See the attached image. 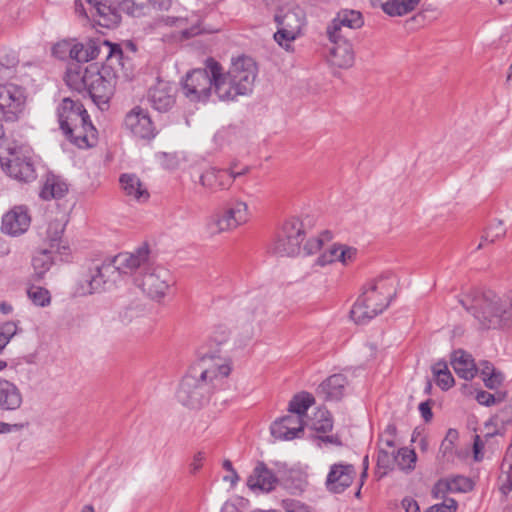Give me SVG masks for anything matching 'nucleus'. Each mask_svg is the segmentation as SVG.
Returning <instances> with one entry per match:
<instances>
[{"instance_id":"f257e3e1","label":"nucleus","mask_w":512,"mask_h":512,"mask_svg":"<svg viewBox=\"0 0 512 512\" xmlns=\"http://www.w3.org/2000/svg\"><path fill=\"white\" fill-rule=\"evenodd\" d=\"M222 332L207 342L206 351L179 380L174 397L178 404L199 411L208 405L224 386V357Z\"/></svg>"},{"instance_id":"f03ea898","label":"nucleus","mask_w":512,"mask_h":512,"mask_svg":"<svg viewBox=\"0 0 512 512\" xmlns=\"http://www.w3.org/2000/svg\"><path fill=\"white\" fill-rule=\"evenodd\" d=\"M146 259L145 252L119 253L107 258L79 281L76 292L84 296L111 289L121 280L122 275L133 273L135 268Z\"/></svg>"},{"instance_id":"7ed1b4c3","label":"nucleus","mask_w":512,"mask_h":512,"mask_svg":"<svg viewBox=\"0 0 512 512\" xmlns=\"http://www.w3.org/2000/svg\"><path fill=\"white\" fill-rule=\"evenodd\" d=\"M483 329H496L512 325V299L500 297L492 291L474 292L460 299Z\"/></svg>"},{"instance_id":"20e7f679","label":"nucleus","mask_w":512,"mask_h":512,"mask_svg":"<svg viewBox=\"0 0 512 512\" xmlns=\"http://www.w3.org/2000/svg\"><path fill=\"white\" fill-rule=\"evenodd\" d=\"M395 284L396 279L388 275L367 283L350 311L351 319L356 324H366L383 313L396 295Z\"/></svg>"},{"instance_id":"39448f33","label":"nucleus","mask_w":512,"mask_h":512,"mask_svg":"<svg viewBox=\"0 0 512 512\" xmlns=\"http://www.w3.org/2000/svg\"><path fill=\"white\" fill-rule=\"evenodd\" d=\"M60 128L78 147H91L97 140L96 128L79 102L64 98L57 109Z\"/></svg>"},{"instance_id":"423d86ee","label":"nucleus","mask_w":512,"mask_h":512,"mask_svg":"<svg viewBox=\"0 0 512 512\" xmlns=\"http://www.w3.org/2000/svg\"><path fill=\"white\" fill-rule=\"evenodd\" d=\"M140 252H145L147 259L133 271L134 283L149 298L160 301L174 284L173 276L167 268L155 263L147 245H142L132 254Z\"/></svg>"},{"instance_id":"0eeeda50","label":"nucleus","mask_w":512,"mask_h":512,"mask_svg":"<svg viewBox=\"0 0 512 512\" xmlns=\"http://www.w3.org/2000/svg\"><path fill=\"white\" fill-rule=\"evenodd\" d=\"M223 83L221 64L208 58L205 69L187 73L182 82V92L190 102H206L213 93L218 94Z\"/></svg>"},{"instance_id":"6e6552de","label":"nucleus","mask_w":512,"mask_h":512,"mask_svg":"<svg viewBox=\"0 0 512 512\" xmlns=\"http://www.w3.org/2000/svg\"><path fill=\"white\" fill-rule=\"evenodd\" d=\"M0 164L2 169L12 178L21 182H31L36 179L32 160V152L26 146L0 144Z\"/></svg>"},{"instance_id":"1a4fd4ad","label":"nucleus","mask_w":512,"mask_h":512,"mask_svg":"<svg viewBox=\"0 0 512 512\" xmlns=\"http://www.w3.org/2000/svg\"><path fill=\"white\" fill-rule=\"evenodd\" d=\"M257 76V66L252 58L239 56L232 59L231 67L226 72V100H236L238 96L250 95Z\"/></svg>"},{"instance_id":"9d476101","label":"nucleus","mask_w":512,"mask_h":512,"mask_svg":"<svg viewBox=\"0 0 512 512\" xmlns=\"http://www.w3.org/2000/svg\"><path fill=\"white\" fill-rule=\"evenodd\" d=\"M304 238L303 222L295 217L289 218L281 226L272 244V252L278 256H295L300 252Z\"/></svg>"},{"instance_id":"9b49d317","label":"nucleus","mask_w":512,"mask_h":512,"mask_svg":"<svg viewBox=\"0 0 512 512\" xmlns=\"http://www.w3.org/2000/svg\"><path fill=\"white\" fill-rule=\"evenodd\" d=\"M275 21L278 30L274 34L275 41L285 50H291V43L299 35L304 22L303 11L296 7L288 10L283 15L276 14Z\"/></svg>"},{"instance_id":"f8f14e48","label":"nucleus","mask_w":512,"mask_h":512,"mask_svg":"<svg viewBox=\"0 0 512 512\" xmlns=\"http://www.w3.org/2000/svg\"><path fill=\"white\" fill-rule=\"evenodd\" d=\"M116 85V72L111 74L107 68L101 72L92 71L88 82L87 91L93 102L100 108L105 109L114 94Z\"/></svg>"},{"instance_id":"ddd939ff","label":"nucleus","mask_w":512,"mask_h":512,"mask_svg":"<svg viewBox=\"0 0 512 512\" xmlns=\"http://www.w3.org/2000/svg\"><path fill=\"white\" fill-rule=\"evenodd\" d=\"M26 97L15 84L0 85V113L6 121H16L24 110Z\"/></svg>"},{"instance_id":"4468645a","label":"nucleus","mask_w":512,"mask_h":512,"mask_svg":"<svg viewBox=\"0 0 512 512\" xmlns=\"http://www.w3.org/2000/svg\"><path fill=\"white\" fill-rule=\"evenodd\" d=\"M363 24L364 20L359 11L343 9L328 25L327 36L329 39L350 38L352 30L361 28Z\"/></svg>"},{"instance_id":"2eb2a0df","label":"nucleus","mask_w":512,"mask_h":512,"mask_svg":"<svg viewBox=\"0 0 512 512\" xmlns=\"http://www.w3.org/2000/svg\"><path fill=\"white\" fill-rule=\"evenodd\" d=\"M125 128L139 139H152L156 135L155 126L147 110L136 106L125 116Z\"/></svg>"},{"instance_id":"dca6fc26","label":"nucleus","mask_w":512,"mask_h":512,"mask_svg":"<svg viewBox=\"0 0 512 512\" xmlns=\"http://www.w3.org/2000/svg\"><path fill=\"white\" fill-rule=\"evenodd\" d=\"M356 469L352 464L335 463L330 466L326 477V489L334 494H340L351 486L355 477Z\"/></svg>"},{"instance_id":"f3484780","label":"nucleus","mask_w":512,"mask_h":512,"mask_svg":"<svg viewBox=\"0 0 512 512\" xmlns=\"http://www.w3.org/2000/svg\"><path fill=\"white\" fill-rule=\"evenodd\" d=\"M30 222L27 209L16 206L3 215L1 230L7 235L19 236L28 230Z\"/></svg>"},{"instance_id":"a211bd4d","label":"nucleus","mask_w":512,"mask_h":512,"mask_svg":"<svg viewBox=\"0 0 512 512\" xmlns=\"http://www.w3.org/2000/svg\"><path fill=\"white\" fill-rule=\"evenodd\" d=\"M148 100L155 110L167 112L176 101L175 86L165 81H159L149 90Z\"/></svg>"},{"instance_id":"6ab92c4d","label":"nucleus","mask_w":512,"mask_h":512,"mask_svg":"<svg viewBox=\"0 0 512 512\" xmlns=\"http://www.w3.org/2000/svg\"><path fill=\"white\" fill-rule=\"evenodd\" d=\"M303 419L299 415H286L274 421L270 427L272 436L278 440H292L303 433Z\"/></svg>"},{"instance_id":"aec40b11","label":"nucleus","mask_w":512,"mask_h":512,"mask_svg":"<svg viewBox=\"0 0 512 512\" xmlns=\"http://www.w3.org/2000/svg\"><path fill=\"white\" fill-rule=\"evenodd\" d=\"M332 43L328 61L331 65L339 68H349L354 64V51L349 37L329 39Z\"/></svg>"},{"instance_id":"412c9836","label":"nucleus","mask_w":512,"mask_h":512,"mask_svg":"<svg viewBox=\"0 0 512 512\" xmlns=\"http://www.w3.org/2000/svg\"><path fill=\"white\" fill-rule=\"evenodd\" d=\"M23 394L13 382L0 377V410L13 412L21 408Z\"/></svg>"},{"instance_id":"4be33fe9","label":"nucleus","mask_w":512,"mask_h":512,"mask_svg":"<svg viewBox=\"0 0 512 512\" xmlns=\"http://www.w3.org/2000/svg\"><path fill=\"white\" fill-rule=\"evenodd\" d=\"M473 489V482L464 476H453L439 480L432 489L437 499L444 498L447 493H466Z\"/></svg>"},{"instance_id":"5701e85b","label":"nucleus","mask_w":512,"mask_h":512,"mask_svg":"<svg viewBox=\"0 0 512 512\" xmlns=\"http://www.w3.org/2000/svg\"><path fill=\"white\" fill-rule=\"evenodd\" d=\"M95 10L98 18V24L103 27H113L120 22L119 8L114 5L112 0H86Z\"/></svg>"},{"instance_id":"b1692460","label":"nucleus","mask_w":512,"mask_h":512,"mask_svg":"<svg viewBox=\"0 0 512 512\" xmlns=\"http://www.w3.org/2000/svg\"><path fill=\"white\" fill-rule=\"evenodd\" d=\"M277 478L263 463H259L247 480L253 491L269 492L274 489Z\"/></svg>"},{"instance_id":"393cba45","label":"nucleus","mask_w":512,"mask_h":512,"mask_svg":"<svg viewBox=\"0 0 512 512\" xmlns=\"http://www.w3.org/2000/svg\"><path fill=\"white\" fill-rule=\"evenodd\" d=\"M347 384L343 374H333L319 385L317 393L325 400L337 401L344 396Z\"/></svg>"},{"instance_id":"a878e982","label":"nucleus","mask_w":512,"mask_h":512,"mask_svg":"<svg viewBox=\"0 0 512 512\" xmlns=\"http://www.w3.org/2000/svg\"><path fill=\"white\" fill-rule=\"evenodd\" d=\"M249 220L248 205L238 199L226 203V230H234Z\"/></svg>"},{"instance_id":"bb28decb","label":"nucleus","mask_w":512,"mask_h":512,"mask_svg":"<svg viewBox=\"0 0 512 512\" xmlns=\"http://www.w3.org/2000/svg\"><path fill=\"white\" fill-rule=\"evenodd\" d=\"M59 250L54 248H40L36 250L32 257V267L34 277L37 280L44 278L46 273L52 268L55 263L54 256L59 253Z\"/></svg>"},{"instance_id":"cd10ccee","label":"nucleus","mask_w":512,"mask_h":512,"mask_svg":"<svg viewBox=\"0 0 512 512\" xmlns=\"http://www.w3.org/2000/svg\"><path fill=\"white\" fill-rule=\"evenodd\" d=\"M451 364L455 373L465 380H471L476 375L477 369L471 355L463 350L453 353Z\"/></svg>"},{"instance_id":"c85d7f7f","label":"nucleus","mask_w":512,"mask_h":512,"mask_svg":"<svg viewBox=\"0 0 512 512\" xmlns=\"http://www.w3.org/2000/svg\"><path fill=\"white\" fill-rule=\"evenodd\" d=\"M120 184L128 197L138 201H145L149 197L147 189L143 186L140 179L134 174H123L120 177Z\"/></svg>"},{"instance_id":"c756f323","label":"nucleus","mask_w":512,"mask_h":512,"mask_svg":"<svg viewBox=\"0 0 512 512\" xmlns=\"http://www.w3.org/2000/svg\"><path fill=\"white\" fill-rule=\"evenodd\" d=\"M68 191L67 183L59 176L48 175L41 189L40 196L44 200L62 198Z\"/></svg>"},{"instance_id":"7c9ffc66","label":"nucleus","mask_w":512,"mask_h":512,"mask_svg":"<svg viewBox=\"0 0 512 512\" xmlns=\"http://www.w3.org/2000/svg\"><path fill=\"white\" fill-rule=\"evenodd\" d=\"M99 52L100 46L95 40H88L86 43H80L74 40L71 59L79 63H84L95 59Z\"/></svg>"},{"instance_id":"2f4dec72","label":"nucleus","mask_w":512,"mask_h":512,"mask_svg":"<svg viewBox=\"0 0 512 512\" xmlns=\"http://www.w3.org/2000/svg\"><path fill=\"white\" fill-rule=\"evenodd\" d=\"M420 0H385L381 1L383 11L390 16H402L412 11Z\"/></svg>"},{"instance_id":"473e14b6","label":"nucleus","mask_w":512,"mask_h":512,"mask_svg":"<svg viewBox=\"0 0 512 512\" xmlns=\"http://www.w3.org/2000/svg\"><path fill=\"white\" fill-rule=\"evenodd\" d=\"M66 223L67 219L64 215L49 222L46 231L49 247L60 251L61 239L65 230Z\"/></svg>"},{"instance_id":"72a5a7b5","label":"nucleus","mask_w":512,"mask_h":512,"mask_svg":"<svg viewBox=\"0 0 512 512\" xmlns=\"http://www.w3.org/2000/svg\"><path fill=\"white\" fill-rule=\"evenodd\" d=\"M314 403V398L309 393H301L295 395L289 402L288 410L292 415H299L301 419L306 415L310 406Z\"/></svg>"},{"instance_id":"f704fd0d","label":"nucleus","mask_w":512,"mask_h":512,"mask_svg":"<svg viewBox=\"0 0 512 512\" xmlns=\"http://www.w3.org/2000/svg\"><path fill=\"white\" fill-rule=\"evenodd\" d=\"M432 372L434 374L437 385L443 389L448 390L454 384V378L448 369L445 361H438L432 366Z\"/></svg>"},{"instance_id":"c9c22d12","label":"nucleus","mask_w":512,"mask_h":512,"mask_svg":"<svg viewBox=\"0 0 512 512\" xmlns=\"http://www.w3.org/2000/svg\"><path fill=\"white\" fill-rule=\"evenodd\" d=\"M91 72L92 71L88 70L87 68H85L84 71H81L80 69H70L66 74V82L74 90H86L91 76Z\"/></svg>"},{"instance_id":"e433bc0d","label":"nucleus","mask_w":512,"mask_h":512,"mask_svg":"<svg viewBox=\"0 0 512 512\" xmlns=\"http://www.w3.org/2000/svg\"><path fill=\"white\" fill-rule=\"evenodd\" d=\"M395 466L403 471H411L415 467L417 456L414 450L406 447L396 450Z\"/></svg>"},{"instance_id":"4c0bfd02","label":"nucleus","mask_w":512,"mask_h":512,"mask_svg":"<svg viewBox=\"0 0 512 512\" xmlns=\"http://www.w3.org/2000/svg\"><path fill=\"white\" fill-rule=\"evenodd\" d=\"M395 461H397L396 450H389L385 447L379 448L377 467L378 470H383L381 476L386 475L389 470L394 469Z\"/></svg>"},{"instance_id":"58836bf2","label":"nucleus","mask_w":512,"mask_h":512,"mask_svg":"<svg viewBox=\"0 0 512 512\" xmlns=\"http://www.w3.org/2000/svg\"><path fill=\"white\" fill-rule=\"evenodd\" d=\"M332 427L333 421L331 414L326 410L319 409L311 421V428L316 432L326 433L331 431Z\"/></svg>"},{"instance_id":"ea45409f","label":"nucleus","mask_w":512,"mask_h":512,"mask_svg":"<svg viewBox=\"0 0 512 512\" xmlns=\"http://www.w3.org/2000/svg\"><path fill=\"white\" fill-rule=\"evenodd\" d=\"M506 233V229L503 226L502 221H495L489 225L485 234L482 236L481 242L477 249H481L485 242L493 243L496 240L502 238Z\"/></svg>"},{"instance_id":"a19ab883","label":"nucleus","mask_w":512,"mask_h":512,"mask_svg":"<svg viewBox=\"0 0 512 512\" xmlns=\"http://www.w3.org/2000/svg\"><path fill=\"white\" fill-rule=\"evenodd\" d=\"M29 299L37 306L45 307L51 302L50 292L40 286H32L27 291Z\"/></svg>"},{"instance_id":"79ce46f5","label":"nucleus","mask_w":512,"mask_h":512,"mask_svg":"<svg viewBox=\"0 0 512 512\" xmlns=\"http://www.w3.org/2000/svg\"><path fill=\"white\" fill-rule=\"evenodd\" d=\"M332 238V235L329 231H324L318 237H312L307 240L304 244V251L307 255H311L320 250L321 246L324 242L329 241Z\"/></svg>"},{"instance_id":"37998d69","label":"nucleus","mask_w":512,"mask_h":512,"mask_svg":"<svg viewBox=\"0 0 512 512\" xmlns=\"http://www.w3.org/2000/svg\"><path fill=\"white\" fill-rule=\"evenodd\" d=\"M74 40H62L52 48V54L59 59H71Z\"/></svg>"},{"instance_id":"c03bdc74","label":"nucleus","mask_w":512,"mask_h":512,"mask_svg":"<svg viewBox=\"0 0 512 512\" xmlns=\"http://www.w3.org/2000/svg\"><path fill=\"white\" fill-rule=\"evenodd\" d=\"M119 11L125 12L133 17H140L145 14L146 6L138 4L134 0H123L119 4Z\"/></svg>"},{"instance_id":"a18cd8bd","label":"nucleus","mask_w":512,"mask_h":512,"mask_svg":"<svg viewBox=\"0 0 512 512\" xmlns=\"http://www.w3.org/2000/svg\"><path fill=\"white\" fill-rule=\"evenodd\" d=\"M16 333L17 325L14 322L8 321L0 325V352Z\"/></svg>"},{"instance_id":"49530a36","label":"nucleus","mask_w":512,"mask_h":512,"mask_svg":"<svg viewBox=\"0 0 512 512\" xmlns=\"http://www.w3.org/2000/svg\"><path fill=\"white\" fill-rule=\"evenodd\" d=\"M103 46L107 49V65L113 67L115 63L121 65L123 52L118 45H113L108 41L103 42Z\"/></svg>"},{"instance_id":"de8ad7c7","label":"nucleus","mask_w":512,"mask_h":512,"mask_svg":"<svg viewBox=\"0 0 512 512\" xmlns=\"http://www.w3.org/2000/svg\"><path fill=\"white\" fill-rule=\"evenodd\" d=\"M505 398V393L497 392L496 394L487 391H480L476 395V400L484 406H491L497 402H501Z\"/></svg>"},{"instance_id":"09e8293b","label":"nucleus","mask_w":512,"mask_h":512,"mask_svg":"<svg viewBox=\"0 0 512 512\" xmlns=\"http://www.w3.org/2000/svg\"><path fill=\"white\" fill-rule=\"evenodd\" d=\"M185 22L186 20L183 18H167V23L181 28L182 36L185 38L193 37L201 32V29L198 26H192L189 29L184 28Z\"/></svg>"},{"instance_id":"8fccbe9b","label":"nucleus","mask_w":512,"mask_h":512,"mask_svg":"<svg viewBox=\"0 0 512 512\" xmlns=\"http://www.w3.org/2000/svg\"><path fill=\"white\" fill-rule=\"evenodd\" d=\"M357 249L344 244H339L338 261L347 265L356 259Z\"/></svg>"},{"instance_id":"3c124183","label":"nucleus","mask_w":512,"mask_h":512,"mask_svg":"<svg viewBox=\"0 0 512 512\" xmlns=\"http://www.w3.org/2000/svg\"><path fill=\"white\" fill-rule=\"evenodd\" d=\"M458 439V432L454 429H449L446 437L441 443L440 451L446 455L448 453H452L454 448V442Z\"/></svg>"},{"instance_id":"603ef678","label":"nucleus","mask_w":512,"mask_h":512,"mask_svg":"<svg viewBox=\"0 0 512 512\" xmlns=\"http://www.w3.org/2000/svg\"><path fill=\"white\" fill-rule=\"evenodd\" d=\"M456 509L457 502L452 498H448L445 499L442 503L429 507L425 512H455Z\"/></svg>"},{"instance_id":"864d4df0","label":"nucleus","mask_w":512,"mask_h":512,"mask_svg":"<svg viewBox=\"0 0 512 512\" xmlns=\"http://www.w3.org/2000/svg\"><path fill=\"white\" fill-rule=\"evenodd\" d=\"M283 508L286 512H312L309 506L294 499L283 500Z\"/></svg>"},{"instance_id":"5fc2aeb1","label":"nucleus","mask_w":512,"mask_h":512,"mask_svg":"<svg viewBox=\"0 0 512 512\" xmlns=\"http://www.w3.org/2000/svg\"><path fill=\"white\" fill-rule=\"evenodd\" d=\"M249 501L243 497H237L233 502H226V512H248Z\"/></svg>"},{"instance_id":"6e6d98bb","label":"nucleus","mask_w":512,"mask_h":512,"mask_svg":"<svg viewBox=\"0 0 512 512\" xmlns=\"http://www.w3.org/2000/svg\"><path fill=\"white\" fill-rule=\"evenodd\" d=\"M221 223H222V217L219 214L213 215L207 222V225H206L207 233L210 236H215V235H218L219 233H221V231H222Z\"/></svg>"},{"instance_id":"4d7b16f0","label":"nucleus","mask_w":512,"mask_h":512,"mask_svg":"<svg viewBox=\"0 0 512 512\" xmlns=\"http://www.w3.org/2000/svg\"><path fill=\"white\" fill-rule=\"evenodd\" d=\"M504 380V375L500 371H495L493 374L484 377L483 381L487 388L496 389Z\"/></svg>"},{"instance_id":"13d9d810","label":"nucleus","mask_w":512,"mask_h":512,"mask_svg":"<svg viewBox=\"0 0 512 512\" xmlns=\"http://www.w3.org/2000/svg\"><path fill=\"white\" fill-rule=\"evenodd\" d=\"M139 315L140 310L137 307H127L120 313V318L124 324H128Z\"/></svg>"},{"instance_id":"bf43d9fd","label":"nucleus","mask_w":512,"mask_h":512,"mask_svg":"<svg viewBox=\"0 0 512 512\" xmlns=\"http://www.w3.org/2000/svg\"><path fill=\"white\" fill-rule=\"evenodd\" d=\"M503 474H505V479H503V476H501V481H502V484L500 486V490L503 494H508L509 492L512 491V472H510L509 470H505L503 472Z\"/></svg>"},{"instance_id":"052dcab7","label":"nucleus","mask_w":512,"mask_h":512,"mask_svg":"<svg viewBox=\"0 0 512 512\" xmlns=\"http://www.w3.org/2000/svg\"><path fill=\"white\" fill-rule=\"evenodd\" d=\"M431 404H432L431 400H427V401L419 404V411H420V414L425 422H429L433 417V413L431 410Z\"/></svg>"},{"instance_id":"680f3d73","label":"nucleus","mask_w":512,"mask_h":512,"mask_svg":"<svg viewBox=\"0 0 512 512\" xmlns=\"http://www.w3.org/2000/svg\"><path fill=\"white\" fill-rule=\"evenodd\" d=\"M402 507L405 510V512H420V508L417 501L411 497H405L402 500Z\"/></svg>"},{"instance_id":"e2e57ef3","label":"nucleus","mask_w":512,"mask_h":512,"mask_svg":"<svg viewBox=\"0 0 512 512\" xmlns=\"http://www.w3.org/2000/svg\"><path fill=\"white\" fill-rule=\"evenodd\" d=\"M395 439L396 437L381 434L379 438V448L385 447L389 450H396Z\"/></svg>"},{"instance_id":"0e129e2a","label":"nucleus","mask_w":512,"mask_h":512,"mask_svg":"<svg viewBox=\"0 0 512 512\" xmlns=\"http://www.w3.org/2000/svg\"><path fill=\"white\" fill-rule=\"evenodd\" d=\"M22 428H23V425L19 424V423L10 424V423L0 421V434H9L12 432L19 431Z\"/></svg>"},{"instance_id":"69168bd1","label":"nucleus","mask_w":512,"mask_h":512,"mask_svg":"<svg viewBox=\"0 0 512 512\" xmlns=\"http://www.w3.org/2000/svg\"><path fill=\"white\" fill-rule=\"evenodd\" d=\"M236 167H237V164L232 163L231 166L229 167V169H226V173L228 172L229 176L232 179H236L239 176L245 175L249 171L248 166H242V168L240 170H237Z\"/></svg>"},{"instance_id":"338daca9","label":"nucleus","mask_w":512,"mask_h":512,"mask_svg":"<svg viewBox=\"0 0 512 512\" xmlns=\"http://www.w3.org/2000/svg\"><path fill=\"white\" fill-rule=\"evenodd\" d=\"M203 460H204L203 453L198 452L197 454H195L194 457H193L192 462L189 465L190 472L193 473V474L198 472L200 470V468L202 467Z\"/></svg>"},{"instance_id":"774afa93","label":"nucleus","mask_w":512,"mask_h":512,"mask_svg":"<svg viewBox=\"0 0 512 512\" xmlns=\"http://www.w3.org/2000/svg\"><path fill=\"white\" fill-rule=\"evenodd\" d=\"M200 180L203 186L211 187L216 180L215 171L210 170L205 172L204 174L201 175Z\"/></svg>"}]
</instances>
